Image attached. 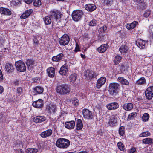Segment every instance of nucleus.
<instances>
[{
  "label": "nucleus",
  "mask_w": 153,
  "mask_h": 153,
  "mask_svg": "<svg viewBox=\"0 0 153 153\" xmlns=\"http://www.w3.org/2000/svg\"><path fill=\"white\" fill-rule=\"evenodd\" d=\"M56 90L57 93L60 95H65L69 94L71 90L70 87L66 84L58 85Z\"/></svg>",
  "instance_id": "nucleus-1"
},
{
  "label": "nucleus",
  "mask_w": 153,
  "mask_h": 153,
  "mask_svg": "<svg viewBox=\"0 0 153 153\" xmlns=\"http://www.w3.org/2000/svg\"><path fill=\"white\" fill-rule=\"evenodd\" d=\"M70 143L68 140L63 138H60L57 140L56 145L59 148H66L69 146Z\"/></svg>",
  "instance_id": "nucleus-2"
},
{
  "label": "nucleus",
  "mask_w": 153,
  "mask_h": 153,
  "mask_svg": "<svg viewBox=\"0 0 153 153\" xmlns=\"http://www.w3.org/2000/svg\"><path fill=\"white\" fill-rule=\"evenodd\" d=\"M25 1L27 4H29L31 3L33 0H24Z\"/></svg>",
  "instance_id": "nucleus-61"
},
{
  "label": "nucleus",
  "mask_w": 153,
  "mask_h": 153,
  "mask_svg": "<svg viewBox=\"0 0 153 153\" xmlns=\"http://www.w3.org/2000/svg\"><path fill=\"white\" fill-rule=\"evenodd\" d=\"M5 68L7 72L12 73L14 71V68L13 65L10 63H6L5 65Z\"/></svg>",
  "instance_id": "nucleus-19"
},
{
  "label": "nucleus",
  "mask_w": 153,
  "mask_h": 153,
  "mask_svg": "<svg viewBox=\"0 0 153 153\" xmlns=\"http://www.w3.org/2000/svg\"><path fill=\"white\" fill-rule=\"evenodd\" d=\"M142 142L145 144L152 145L153 144V139L151 138H147L143 139Z\"/></svg>",
  "instance_id": "nucleus-32"
},
{
  "label": "nucleus",
  "mask_w": 153,
  "mask_h": 153,
  "mask_svg": "<svg viewBox=\"0 0 153 153\" xmlns=\"http://www.w3.org/2000/svg\"><path fill=\"white\" fill-rule=\"evenodd\" d=\"M117 146L118 148L120 150H123L124 146L121 142H119L117 143Z\"/></svg>",
  "instance_id": "nucleus-53"
},
{
  "label": "nucleus",
  "mask_w": 153,
  "mask_h": 153,
  "mask_svg": "<svg viewBox=\"0 0 153 153\" xmlns=\"http://www.w3.org/2000/svg\"><path fill=\"white\" fill-rule=\"evenodd\" d=\"M80 51L79 46L78 45L77 43H76V48L74 51L75 52H77Z\"/></svg>",
  "instance_id": "nucleus-56"
},
{
  "label": "nucleus",
  "mask_w": 153,
  "mask_h": 153,
  "mask_svg": "<svg viewBox=\"0 0 153 153\" xmlns=\"http://www.w3.org/2000/svg\"><path fill=\"white\" fill-rule=\"evenodd\" d=\"M82 114L85 119L89 120L93 118L92 112L87 109L84 108L83 110Z\"/></svg>",
  "instance_id": "nucleus-8"
},
{
  "label": "nucleus",
  "mask_w": 153,
  "mask_h": 153,
  "mask_svg": "<svg viewBox=\"0 0 153 153\" xmlns=\"http://www.w3.org/2000/svg\"><path fill=\"white\" fill-rule=\"evenodd\" d=\"M43 100L41 99H39L38 100L34 102L33 103V106L36 108H40L43 106Z\"/></svg>",
  "instance_id": "nucleus-20"
},
{
  "label": "nucleus",
  "mask_w": 153,
  "mask_h": 153,
  "mask_svg": "<svg viewBox=\"0 0 153 153\" xmlns=\"http://www.w3.org/2000/svg\"><path fill=\"white\" fill-rule=\"evenodd\" d=\"M124 129V128L123 126L120 127L119 130V133L120 135L123 136L124 135L125 132Z\"/></svg>",
  "instance_id": "nucleus-45"
},
{
  "label": "nucleus",
  "mask_w": 153,
  "mask_h": 153,
  "mask_svg": "<svg viewBox=\"0 0 153 153\" xmlns=\"http://www.w3.org/2000/svg\"><path fill=\"white\" fill-rule=\"evenodd\" d=\"M108 47V45L107 44H103L98 48V51L100 53H103L106 51Z\"/></svg>",
  "instance_id": "nucleus-24"
},
{
  "label": "nucleus",
  "mask_w": 153,
  "mask_h": 153,
  "mask_svg": "<svg viewBox=\"0 0 153 153\" xmlns=\"http://www.w3.org/2000/svg\"><path fill=\"white\" fill-rule=\"evenodd\" d=\"M33 41H34V43L35 44H37V45L38 44V41H37V40L36 39L34 38L33 39Z\"/></svg>",
  "instance_id": "nucleus-63"
},
{
  "label": "nucleus",
  "mask_w": 153,
  "mask_h": 153,
  "mask_svg": "<svg viewBox=\"0 0 153 153\" xmlns=\"http://www.w3.org/2000/svg\"><path fill=\"white\" fill-rule=\"evenodd\" d=\"M97 21L96 20L93 19L89 23V25L91 26H95L96 25Z\"/></svg>",
  "instance_id": "nucleus-51"
},
{
  "label": "nucleus",
  "mask_w": 153,
  "mask_h": 153,
  "mask_svg": "<svg viewBox=\"0 0 153 153\" xmlns=\"http://www.w3.org/2000/svg\"><path fill=\"white\" fill-rule=\"evenodd\" d=\"M4 91V89L2 87L0 86V94L1 93Z\"/></svg>",
  "instance_id": "nucleus-64"
},
{
  "label": "nucleus",
  "mask_w": 153,
  "mask_h": 153,
  "mask_svg": "<svg viewBox=\"0 0 153 153\" xmlns=\"http://www.w3.org/2000/svg\"><path fill=\"white\" fill-rule=\"evenodd\" d=\"M46 120L45 117L42 116H38L34 117L33 120V122L38 123L45 121Z\"/></svg>",
  "instance_id": "nucleus-18"
},
{
  "label": "nucleus",
  "mask_w": 153,
  "mask_h": 153,
  "mask_svg": "<svg viewBox=\"0 0 153 153\" xmlns=\"http://www.w3.org/2000/svg\"><path fill=\"white\" fill-rule=\"evenodd\" d=\"M136 151V149L135 148H132L130 151V153H134Z\"/></svg>",
  "instance_id": "nucleus-59"
},
{
  "label": "nucleus",
  "mask_w": 153,
  "mask_h": 153,
  "mask_svg": "<svg viewBox=\"0 0 153 153\" xmlns=\"http://www.w3.org/2000/svg\"><path fill=\"white\" fill-rule=\"evenodd\" d=\"M123 108L126 111L131 110L133 108V104L131 103H127L124 104L123 106Z\"/></svg>",
  "instance_id": "nucleus-26"
},
{
  "label": "nucleus",
  "mask_w": 153,
  "mask_h": 153,
  "mask_svg": "<svg viewBox=\"0 0 153 153\" xmlns=\"http://www.w3.org/2000/svg\"><path fill=\"white\" fill-rule=\"evenodd\" d=\"M3 79L2 74L1 71L0 70V81H1Z\"/></svg>",
  "instance_id": "nucleus-58"
},
{
  "label": "nucleus",
  "mask_w": 153,
  "mask_h": 153,
  "mask_svg": "<svg viewBox=\"0 0 153 153\" xmlns=\"http://www.w3.org/2000/svg\"><path fill=\"white\" fill-rule=\"evenodd\" d=\"M146 82V80L144 77H141L139 80H137L136 83L137 84L142 85Z\"/></svg>",
  "instance_id": "nucleus-42"
},
{
  "label": "nucleus",
  "mask_w": 153,
  "mask_h": 153,
  "mask_svg": "<svg viewBox=\"0 0 153 153\" xmlns=\"http://www.w3.org/2000/svg\"><path fill=\"white\" fill-rule=\"evenodd\" d=\"M128 49V47L125 45H123L121 46L119 48V50L121 53H126Z\"/></svg>",
  "instance_id": "nucleus-34"
},
{
  "label": "nucleus",
  "mask_w": 153,
  "mask_h": 153,
  "mask_svg": "<svg viewBox=\"0 0 153 153\" xmlns=\"http://www.w3.org/2000/svg\"><path fill=\"white\" fill-rule=\"evenodd\" d=\"M76 126L77 130H80L82 128L83 125L80 119H78L76 120Z\"/></svg>",
  "instance_id": "nucleus-30"
},
{
  "label": "nucleus",
  "mask_w": 153,
  "mask_h": 153,
  "mask_svg": "<svg viewBox=\"0 0 153 153\" xmlns=\"http://www.w3.org/2000/svg\"><path fill=\"white\" fill-rule=\"evenodd\" d=\"M119 85L116 83H111L109 85L108 91L111 95H115L118 92Z\"/></svg>",
  "instance_id": "nucleus-3"
},
{
  "label": "nucleus",
  "mask_w": 153,
  "mask_h": 153,
  "mask_svg": "<svg viewBox=\"0 0 153 153\" xmlns=\"http://www.w3.org/2000/svg\"><path fill=\"white\" fill-rule=\"evenodd\" d=\"M85 8L88 12H91L95 10L97 7L94 4H88L85 6Z\"/></svg>",
  "instance_id": "nucleus-11"
},
{
  "label": "nucleus",
  "mask_w": 153,
  "mask_h": 153,
  "mask_svg": "<svg viewBox=\"0 0 153 153\" xmlns=\"http://www.w3.org/2000/svg\"><path fill=\"white\" fill-rule=\"evenodd\" d=\"M38 80H39V79L38 77H36L33 79V80L34 82H37L38 81Z\"/></svg>",
  "instance_id": "nucleus-60"
},
{
  "label": "nucleus",
  "mask_w": 153,
  "mask_h": 153,
  "mask_svg": "<svg viewBox=\"0 0 153 153\" xmlns=\"http://www.w3.org/2000/svg\"><path fill=\"white\" fill-rule=\"evenodd\" d=\"M72 104L75 106H77L79 104L78 100L76 98H73L72 99Z\"/></svg>",
  "instance_id": "nucleus-40"
},
{
  "label": "nucleus",
  "mask_w": 153,
  "mask_h": 153,
  "mask_svg": "<svg viewBox=\"0 0 153 153\" xmlns=\"http://www.w3.org/2000/svg\"><path fill=\"white\" fill-rule=\"evenodd\" d=\"M0 13L1 14L6 15H10L12 14L11 11L9 9L3 7L0 8Z\"/></svg>",
  "instance_id": "nucleus-21"
},
{
  "label": "nucleus",
  "mask_w": 153,
  "mask_h": 153,
  "mask_svg": "<svg viewBox=\"0 0 153 153\" xmlns=\"http://www.w3.org/2000/svg\"><path fill=\"white\" fill-rule=\"evenodd\" d=\"M149 118V114L147 113H145L143 114L142 116V119L144 121H146L148 120Z\"/></svg>",
  "instance_id": "nucleus-44"
},
{
  "label": "nucleus",
  "mask_w": 153,
  "mask_h": 153,
  "mask_svg": "<svg viewBox=\"0 0 153 153\" xmlns=\"http://www.w3.org/2000/svg\"><path fill=\"white\" fill-rule=\"evenodd\" d=\"M149 32L151 36L153 38V25H150L149 27Z\"/></svg>",
  "instance_id": "nucleus-49"
},
{
  "label": "nucleus",
  "mask_w": 153,
  "mask_h": 153,
  "mask_svg": "<svg viewBox=\"0 0 153 153\" xmlns=\"http://www.w3.org/2000/svg\"><path fill=\"white\" fill-rule=\"evenodd\" d=\"M146 7V4L143 2L139 3L137 6L138 9L140 10H143L145 9Z\"/></svg>",
  "instance_id": "nucleus-36"
},
{
  "label": "nucleus",
  "mask_w": 153,
  "mask_h": 153,
  "mask_svg": "<svg viewBox=\"0 0 153 153\" xmlns=\"http://www.w3.org/2000/svg\"><path fill=\"white\" fill-rule=\"evenodd\" d=\"M56 107L55 105H52L51 106H47V109L48 110V111L49 112L52 113H54L56 109Z\"/></svg>",
  "instance_id": "nucleus-33"
},
{
  "label": "nucleus",
  "mask_w": 153,
  "mask_h": 153,
  "mask_svg": "<svg viewBox=\"0 0 153 153\" xmlns=\"http://www.w3.org/2000/svg\"><path fill=\"white\" fill-rule=\"evenodd\" d=\"M17 93L19 95H21L23 93V90L21 87H18L17 88Z\"/></svg>",
  "instance_id": "nucleus-52"
},
{
  "label": "nucleus",
  "mask_w": 153,
  "mask_h": 153,
  "mask_svg": "<svg viewBox=\"0 0 153 153\" xmlns=\"http://www.w3.org/2000/svg\"><path fill=\"white\" fill-rule=\"evenodd\" d=\"M83 13L81 10H76L72 12V16L73 19L75 21H78L82 17Z\"/></svg>",
  "instance_id": "nucleus-4"
},
{
  "label": "nucleus",
  "mask_w": 153,
  "mask_h": 153,
  "mask_svg": "<svg viewBox=\"0 0 153 153\" xmlns=\"http://www.w3.org/2000/svg\"><path fill=\"white\" fill-rule=\"evenodd\" d=\"M97 76V74L94 73V72L92 71L87 70L84 72V76L87 80H91L94 77H95Z\"/></svg>",
  "instance_id": "nucleus-6"
},
{
  "label": "nucleus",
  "mask_w": 153,
  "mask_h": 153,
  "mask_svg": "<svg viewBox=\"0 0 153 153\" xmlns=\"http://www.w3.org/2000/svg\"><path fill=\"white\" fill-rule=\"evenodd\" d=\"M15 66L17 70L20 72H23L26 71V67L24 63L19 60L15 62Z\"/></svg>",
  "instance_id": "nucleus-5"
},
{
  "label": "nucleus",
  "mask_w": 153,
  "mask_h": 153,
  "mask_svg": "<svg viewBox=\"0 0 153 153\" xmlns=\"http://www.w3.org/2000/svg\"><path fill=\"white\" fill-rule=\"evenodd\" d=\"M149 92H151L153 93V86H151L149 87L146 90Z\"/></svg>",
  "instance_id": "nucleus-54"
},
{
  "label": "nucleus",
  "mask_w": 153,
  "mask_h": 153,
  "mask_svg": "<svg viewBox=\"0 0 153 153\" xmlns=\"http://www.w3.org/2000/svg\"><path fill=\"white\" fill-rule=\"evenodd\" d=\"M133 1L135 2H138L140 3L143 2V0H133Z\"/></svg>",
  "instance_id": "nucleus-62"
},
{
  "label": "nucleus",
  "mask_w": 153,
  "mask_h": 153,
  "mask_svg": "<svg viewBox=\"0 0 153 153\" xmlns=\"http://www.w3.org/2000/svg\"><path fill=\"white\" fill-rule=\"evenodd\" d=\"M50 16L51 18H52V19H54L56 21L60 15L59 13L57 11L53 10L50 12Z\"/></svg>",
  "instance_id": "nucleus-17"
},
{
  "label": "nucleus",
  "mask_w": 153,
  "mask_h": 153,
  "mask_svg": "<svg viewBox=\"0 0 153 153\" xmlns=\"http://www.w3.org/2000/svg\"><path fill=\"white\" fill-rule=\"evenodd\" d=\"M151 13V11L150 10H146L144 14V16L147 18L149 16Z\"/></svg>",
  "instance_id": "nucleus-50"
},
{
  "label": "nucleus",
  "mask_w": 153,
  "mask_h": 153,
  "mask_svg": "<svg viewBox=\"0 0 153 153\" xmlns=\"http://www.w3.org/2000/svg\"><path fill=\"white\" fill-rule=\"evenodd\" d=\"M33 5L36 7H39L41 5L40 0H33Z\"/></svg>",
  "instance_id": "nucleus-43"
},
{
  "label": "nucleus",
  "mask_w": 153,
  "mask_h": 153,
  "mask_svg": "<svg viewBox=\"0 0 153 153\" xmlns=\"http://www.w3.org/2000/svg\"><path fill=\"white\" fill-rule=\"evenodd\" d=\"M43 20L45 24L49 25L51 23L52 20L50 16H47L43 18Z\"/></svg>",
  "instance_id": "nucleus-35"
},
{
  "label": "nucleus",
  "mask_w": 153,
  "mask_h": 153,
  "mask_svg": "<svg viewBox=\"0 0 153 153\" xmlns=\"http://www.w3.org/2000/svg\"><path fill=\"white\" fill-rule=\"evenodd\" d=\"M77 78V74H72L70 77V80L71 82H75Z\"/></svg>",
  "instance_id": "nucleus-38"
},
{
  "label": "nucleus",
  "mask_w": 153,
  "mask_h": 153,
  "mask_svg": "<svg viewBox=\"0 0 153 153\" xmlns=\"http://www.w3.org/2000/svg\"><path fill=\"white\" fill-rule=\"evenodd\" d=\"M136 116V113H132L130 114L128 116V120H131L133 119Z\"/></svg>",
  "instance_id": "nucleus-48"
},
{
  "label": "nucleus",
  "mask_w": 153,
  "mask_h": 153,
  "mask_svg": "<svg viewBox=\"0 0 153 153\" xmlns=\"http://www.w3.org/2000/svg\"><path fill=\"white\" fill-rule=\"evenodd\" d=\"M64 55L63 54L61 53L59 54L56 56H54L52 57V60L53 61L58 62L62 59Z\"/></svg>",
  "instance_id": "nucleus-29"
},
{
  "label": "nucleus",
  "mask_w": 153,
  "mask_h": 153,
  "mask_svg": "<svg viewBox=\"0 0 153 153\" xmlns=\"http://www.w3.org/2000/svg\"><path fill=\"white\" fill-rule=\"evenodd\" d=\"M70 38L66 34L64 35L59 40V43L61 45L65 46L68 45L69 42Z\"/></svg>",
  "instance_id": "nucleus-7"
},
{
  "label": "nucleus",
  "mask_w": 153,
  "mask_h": 153,
  "mask_svg": "<svg viewBox=\"0 0 153 153\" xmlns=\"http://www.w3.org/2000/svg\"><path fill=\"white\" fill-rule=\"evenodd\" d=\"M48 76L51 77H53L55 75V69L53 67H50L47 70Z\"/></svg>",
  "instance_id": "nucleus-23"
},
{
  "label": "nucleus",
  "mask_w": 153,
  "mask_h": 153,
  "mask_svg": "<svg viewBox=\"0 0 153 153\" xmlns=\"http://www.w3.org/2000/svg\"><path fill=\"white\" fill-rule=\"evenodd\" d=\"M117 123V118L115 115H112L110 117L108 124L111 126H114Z\"/></svg>",
  "instance_id": "nucleus-10"
},
{
  "label": "nucleus",
  "mask_w": 153,
  "mask_h": 153,
  "mask_svg": "<svg viewBox=\"0 0 153 153\" xmlns=\"http://www.w3.org/2000/svg\"><path fill=\"white\" fill-rule=\"evenodd\" d=\"M147 43L146 41L138 39L136 42V44L140 48L143 49L145 47L146 44Z\"/></svg>",
  "instance_id": "nucleus-12"
},
{
  "label": "nucleus",
  "mask_w": 153,
  "mask_h": 153,
  "mask_svg": "<svg viewBox=\"0 0 153 153\" xmlns=\"http://www.w3.org/2000/svg\"><path fill=\"white\" fill-rule=\"evenodd\" d=\"M118 81L122 84L128 85L129 84V82L123 77H119Z\"/></svg>",
  "instance_id": "nucleus-31"
},
{
  "label": "nucleus",
  "mask_w": 153,
  "mask_h": 153,
  "mask_svg": "<svg viewBox=\"0 0 153 153\" xmlns=\"http://www.w3.org/2000/svg\"><path fill=\"white\" fill-rule=\"evenodd\" d=\"M106 78L105 77H101L99 79L97 82L96 87L99 89L106 82Z\"/></svg>",
  "instance_id": "nucleus-9"
},
{
  "label": "nucleus",
  "mask_w": 153,
  "mask_h": 153,
  "mask_svg": "<svg viewBox=\"0 0 153 153\" xmlns=\"http://www.w3.org/2000/svg\"><path fill=\"white\" fill-rule=\"evenodd\" d=\"M119 107V104L116 102L110 103L107 105V108L109 110H115L118 108Z\"/></svg>",
  "instance_id": "nucleus-13"
},
{
  "label": "nucleus",
  "mask_w": 153,
  "mask_h": 153,
  "mask_svg": "<svg viewBox=\"0 0 153 153\" xmlns=\"http://www.w3.org/2000/svg\"><path fill=\"white\" fill-rule=\"evenodd\" d=\"M32 10L31 9L27 10L21 16V18L23 19H26L32 13Z\"/></svg>",
  "instance_id": "nucleus-25"
},
{
  "label": "nucleus",
  "mask_w": 153,
  "mask_h": 153,
  "mask_svg": "<svg viewBox=\"0 0 153 153\" xmlns=\"http://www.w3.org/2000/svg\"><path fill=\"white\" fill-rule=\"evenodd\" d=\"M150 135V133L148 131H146L143 132L140 134L139 135V136L140 137H143L149 136Z\"/></svg>",
  "instance_id": "nucleus-46"
},
{
  "label": "nucleus",
  "mask_w": 153,
  "mask_h": 153,
  "mask_svg": "<svg viewBox=\"0 0 153 153\" xmlns=\"http://www.w3.org/2000/svg\"><path fill=\"white\" fill-rule=\"evenodd\" d=\"M37 152L38 149L36 148H29L26 150V152L27 153H36Z\"/></svg>",
  "instance_id": "nucleus-37"
},
{
  "label": "nucleus",
  "mask_w": 153,
  "mask_h": 153,
  "mask_svg": "<svg viewBox=\"0 0 153 153\" xmlns=\"http://www.w3.org/2000/svg\"><path fill=\"white\" fill-rule=\"evenodd\" d=\"M16 153H24V151L21 149H17L15 150Z\"/></svg>",
  "instance_id": "nucleus-55"
},
{
  "label": "nucleus",
  "mask_w": 153,
  "mask_h": 153,
  "mask_svg": "<svg viewBox=\"0 0 153 153\" xmlns=\"http://www.w3.org/2000/svg\"><path fill=\"white\" fill-rule=\"evenodd\" d=\"M107 28L106 26L103 25L102 27L99 28V33H104L106 30Z\"/></svg>",
  "instance_id": "nucleus-47"
},
{
  "label": "nucleus",
  "mask_w": 153,
  "mask_h": 153,
  "mask_svg": "<svg viewBox=\"0 0 153 153\" xmlns=\"http://www.w3.org/2000/svg\"><path fill=\"white\" fill-rule=\"evenodd\" d=\"M52 134V130L51 129H49L42 132L40 136L43 138H45L50 136Z\"/></svg>",
  "instance_id": "nucleus-16"
},
{
  "label": "nucleus",
  "mask_w": 153,
  "mask_h": 153,
  "mask_svg": "<svg viewBox=\"0 0 153 153\" xmlns=\"http://www.w3.org/2000/svg\"><path fill=\"white\" fill-rule=\"evenodd\" d=\"M145 95L147 99L150 100L153 97V93H151V92H149L146 91H145Z\"/></svg>",
  "instance_id": "nucleus-41"
},
{
  "label": "nucleus",
  "mask_w": 153,
  "mask_h": 153,
  "mask_svg": "<svg viewBox=\"0 0 153 153\" xmlns=\"http://www.w3.org/2000/svg\"><path fill=\"white\" fill-rule=\"evenodd\" d=\"M113 0H107L106 4L107 5H111L113 3Z\"/></svg>",
  "instance_id": "nucleus-57"
},
{
  "label": "nucleus",
  "mask_w": 153,
  "mask_h": 153,
  "mask_svg": "<svg viewBox=\"0 0 153 153\" xmlns=\"http://www.w3.org/2000/svg\"><path fill=\"white\" fill-rule=\"evenodd\" d=\"M33 89V92L34 95L41 94L44 91L43 88L40 86H36Z\"/></svg>",
  "instance_id": "nucleus-15"
},
{
  "label": "nucleus",
  "mask_w": 153,
  "mask_h": 153,
  "mask_svg": "<svg viewBox=\"0 0 153 153\" xmlns=\"http://www.w3.org/2000/svg\"><path fill=\"white\" fill-rule=\"evenodd\" d=\"M122 58L121 56L117 55L115 57L114 59V64L115 65H117L121 60Z\"/></svg>",
  "instance_id": "nucleus-39"
},
{
  "label": "nucleus",
  "mask_w": 153,
  "mask_h": 153,
  "mask_svg": "<svg viewBox=\"0 0 153 153\" xmlns=\"http://www.w3.org/2000/svg\"><path fill=\"white\" fill-rule=\"evenodd\" d=\"M67 72L68 68L65 65H63L61 67L59 71L60 74L62 75H65Z\"/></svg>",
  "instance_id": "nucleus-27"
},
{
  "label": "nucleus",
  "mask_w": 153,
  "mask_h": 153,
  "mask_svg": "<svg viewBox=\"0 0 153 153\" xmlns=\"http://www.w3.org/2000/svg\"><path fill=\"white\" fill-rule=\"evenodd\" d=\"M75 124L74 121H70L66 122L65 123V127L67 128L71 129H73Z\"/></svg>",
  "instance_id": "nucleus-14"
},
{
  "label": "nucleus",
  "mask_w": 153,
  "mask_h": 153,
  "mask_svg": "<svg viewBox=\"0 0 153 153\" xmlns=\"http://www.w3.org/2000/svg\"><path fill=\"white\" fill-rule=\"evenodd\" d=\"M26 64L28 68L30 69H32L36 65L34 61L32 59L27 60L26 62Z\"/></svg>",
  "instance_id": "nucleus-22"
},
{
  "label": "nucleus",
  "mask_w": 153,
  "mask_h": 153,
  "mask_svg": "<svg viewBox=\"0 0 153 153\" xmlns=\"http://www.w3.org/2000/svg\"><path fill=\"white\" fill-rule=\"evenodd\" d=\"M138 23L137 22L134 21L131 23L127 24L126 27L128 30L132 29L134 28Z\"/></svg>",
  "instance_id": "nucleus-28"
}]
</instances>
